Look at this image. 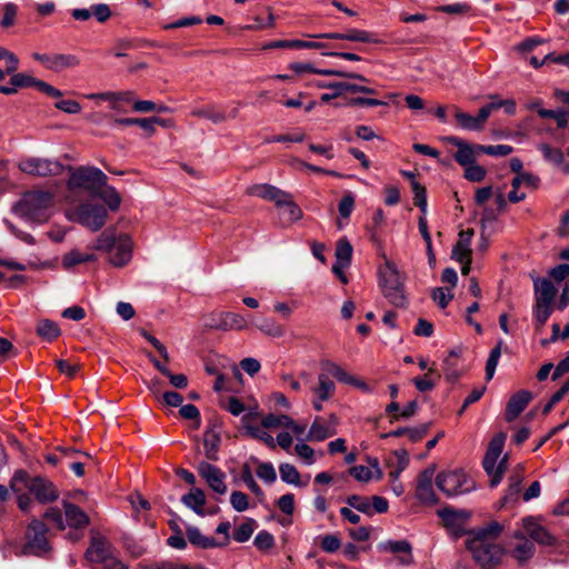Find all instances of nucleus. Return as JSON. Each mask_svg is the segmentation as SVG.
<instances>
[{
  "label": "nucleus",
  "instance_id": "nucleus-1",
  "mask_svg": "<svg viewBox=\"0 0 569 569\" xmlns=\"http://www.w3.org/2000/svg\"><path fill=\"white\" fill-rule=\"evenodd\" d=\"M70 178L68 188L70 190L83 189L94 199H101L108 207L109 211H117L120 208L122 197L116 188L108 186V177L96 167H79L73 169L68 166Z\"/></svg>",
  "mask_w": 569,
  "mask_h": 569
},
{
  "label": "nucleus",
  "instance_id": "nucleus-2",
  "mask_svg": "<svg viewBox=\"0 0 569 569\" xmlns=\"http://www.w3.org/2000/svg\"><path fill=\"white\" fill-rule=\"evenodd\" d=\"M502 526L496 521L481 528L467 541V547L473 559L483 568H493L505 556L503 548L496 542Z\"/></svg>",
  "mask_w": 569,
  "mask_h": 569
},
{
  "label": "nucleus",
  "instance_id": "nucleus-3",
  "mask_svg": "<svg viewBox=\"0 0 569 569\" xmlns=\"http://www.w3.org/2000/svg\"><path fill=\"white\" fill-rule=\"evenodd\" d=\"M52 194L44 190H31L22 194L12 211L29 222L42 223L50 218Z\"/></svg>",
  "mask_w": 569,
  "mask_h": 569
},
{
  "label": "nucleus",
  "instance_id": "nucleus-4",
  "mask_svg": "<svg viewBox=\"0 0 569 569\" xmlns=\"http://www.w3.org/2000/svg\"><path fill=\"white\" fill-rule=\"evenodd\" d=\"M507 433L498 432L490 440L487 451L482 460V467L489 477V486L491 488L497 487L508 468V455L501 457Z\"/></svg>",
  "mask_w": 569,
  "mask_h": 569
},
{
  "label": "nucleus",
  "instance_id": "nucleus-5",
  "mask_svg": "<svg viewBox=\"0 0 569 569\" xmlns=\"http://www.w3.org/2000/svg\"><path fill=\"white\" fill-rule=\"evenodd\" d=\"M10 489L14 493L27 489L42 503L52 502L58 499V491L51 481L41 477L31 478L23 470L14 472L10 480Z\"/></svg>",
  "mask_w": 569,
  "mask_h": 569
},
{
  "label": "nucleus",
  "instance_id": "nucleus-6",
  "mask_svg": "<svg viewBox=\"0 0 569 569\" xmlns=\"http://www.w3.org/2000/svg\"><path fill=\"white\" fill-rule=\"evenodd\" d=\"M106 203L82 202L66 211L68 220L80 223L92 231L101 229L108 217Z\"/></svg>",
  "mask_w": 569,
  "mask_h": 569
},
{
  "label": "nucleus",
  "instance_id": "nucleus-7",
  "mask_svg": "<svg viewBox=\"0 0 569 569\" xmlns=\"http://www.w3.org/2000/svg\"><path fill=\"white\" fill-rule=\"evenodd\" d=\"M436 485L449 498L469 493L476 489L475 481L460 469L438 473Z\"/></svg>",
  "mask_w": 569,
  "mask_h": 569
},
{
  "label": "nucleus",
  "instance_id": "nucleus-8",
  "mask_svg": "<svg viewBox=\"0 0 569 569\" xmlns=\"http://www.w3.org/2000/svg\"><path fill=\"white\" fill-rule=\"evenodd\" d=\"M10 87L0 84V93L6 96H12L18 92V88H30L34 87L40 92L46 93L51 98H60L63 96L62 91L47 83L46 81L39 80L32 76L22 72H16L10 77Z\"/></svg>",
  "mask_w": 569,
  "mask_h": 569
},
{
  "label": "nucleus",
  "instance_id": "nucleus-9",
  "mask_svg": "<svg viewBox=\"0 0 569 569\" xmlns=\"http://www.w3.org/2000/svg\"><path fill=\"white\" fill-rule=\"evenodd\" d=\"M315 86L319 89H335V93H322L320 97L321 102L328 103L331 100L341 97L345 92L351 93H363L367 96H377L379 92L377 89L357 84L347 81H316Z\"/></svg>",
  "mask_w": 569,
  "mask_h": 569
},
{
  "label": "nucleus",
  "instance_id": "nucleus-10",
  "mask_svg": "<svg viewBox=\"0 0 569 569\" xmlns=\"http://www.w3.org/2000/svg\"><path fill=\"white\" fill-rule=\"evenodd\" d=\"M19 169L31 176L49 177L61 174L64 170V166L59 161L31 157L21 160L19 162Z\"/></svg>",
  "mask_w": 569,
  "mask_h": 569
},
{
  "label": "nucleus",
  "instance_id": "nucleus-11",
  "mask_svg": "<svg viewBox=\"0 0 569 569\" xmlns=\"http://www.w3.org/2000/svg\"><path fill=\"white\" fill-rule=\"evenodd\" d=\"M309 37L313 39H328L373 44L383 43V41L379 38L377 33L356 28L346 29L343 32H326L309 34Z\"/></svg>",
  "mask_w": 569,
  "mask_h": 569
},
{
  "label": "nucleus",
  "instance_id": "nucleus-12",
  "mask_svg": "<svg viewBox=\"0 0 569 569\" xmlns=\"http://www.w3.org/2000/svg\"><path fill=\"white\" fill-rule=\"evenodd\" d=\"M206 326L210 329L221 331H241L248 327V320L236 312H213L207 317Z\"/></svg>",
  "mask_w": 569,
  "mask_h": 569
},
{
  "label": "nucleus",
  "instance_id": "nucleus-13",
  "mask_svg": "<svg viewBox=\"0 0 569 569\" xmlns=\"http://www.w3.org/2000/svg\"><path fill=\"white\" fill-rule=\"evenodd\" d=\"M26 537V552L40 556L49 550V542L47 540V527L40 520L31 521L27 529Z\"/></svg>",
  "mask_w": 569,
  "mask_h": 569
},
{
  "label": "nucleus",
  "instance_id": "nucleus-14",
  "mask_svg": "<svg viewBox=\"0 0 569 569\" xmlns=\"http://www.w3.org/2000/svg\"><path fill=\"white\" fill-rule=\"evenodd\" d=\"M136 246L128 232L111 227L100 234L98 244L90 249H134Z\"/></svg>",
  "mask_w": 569,
  "mask_h": 569
},
{
  "label": "nucleus",
  "instance_id": "nucleus-15",
  "mask_svg": "<svg viewBox=\"0 0 569 569\" xmlns=\"http://www.w3.org/2000/svg\"><path fill=\"white\" fill-rule=\"evenodd\" d=\"M452 110L457 124L461 129L469 131H481L490 117V107L486 104L479 109L477 116L463 112L456 106L452 107Z\"/></svg>",
  "mask_w": 569,
  "mask_h": 569
},
{
  "label": "nucleus",
  "instance_id": "nucleus-16",
  "mask_svg": "<svg viewBox=\"0 0 569 569\" xmlns=\"http://www.w3.org/2000/svg\"><path fill=\"white\" fill-rule=\"evenodd\" d=\"M198 473L207 485L218 495L227 492L226 473L214 465L202 461L198 465Z\"/></svg>",
  "mask_w": 569,
  "mask_h": 569
},
{
  "label": "nucleus",
  "instance_id": "nucleus-17",
  "mask_svg": "<svg viewBox=\"0 0 569 569\" xmlns=\"http://www.w3.org/2000/svg\"><path fill=\"white\" fill-rule=\"evenodd\" d=\"M383 262L378 267L379 286L382 289L405 283V276L399 271L395 261L382 254Z\"/></svg>",
  "mask_w": 569,
  "mask_h": 569
},
{
  "label": "nucleus",
  "instance_id": "nucleus-18",
  "mask_svg": "<svg viewBox=\"0 0 569 569\" xmlns=\"http://www.w3.org/2000/svg\"><path fill=\"white\" fill-rule=\"evenodd\" d=\"M436 468L429 467L421 471L418 478L416 496L417 498L426 505H436L438 503V498L432 488V480L435 477Z\"/></svg>",
  "mask_w": 569,
  "mask_h": 569
},
{
  "label": "nucleus",
  "instance_id": "nucleus-19",
  "mask_svg": "<svg viewBox=\"0 0 569 569\" xmlns=\"http://www.w3.org/2000/svg\"><path fill=\"white\" fill-rule=\"evenodd\" d=\"M114 550L116 549L104 537L97 535L91 538L90 546L86 551V558L93 568H96Z\"/></svg>",
  "mask_w": 569,
  "mask_h": 569
},
{
  "label": "nucleus",
  "instance_id": "nucleus-20",
  "mask_svg": "<svg viewBox=\"0 0 569 569\" xmlns=\"http://www.w3.org/2000/svg\"><path fill=\"white\" fill-rule=\"evenodd\" d=\"M343 44H329L320 41H306L299 39L274 40L263 46L264 50L271 49H317L342 48Z\"/></svg>",
  "mask_w": 569,
  "mask_h": 569
},
{
  "label": "nucleus",
  "instance_id": "nucleus-21",
  "mask_svg": "<svg viewBox=\"0 0 569 569\" xmlns=\"http://www.w3.org/2000/svg\"><path fill=\"white\" fill-rule=\"evenodd\" d=\"M535 302L539 305L555 306L558 290L549 278H532Z\"/></svg>",
  "mask_w": 569,
  "mask_h": 569
},
{
  "label": "nucleus",
  "instance_id": "nucleus-22",
  "mask_svg": "<svg viewBox=\"0 0 569 569\" xmlns=\"http://www.w3.org/2000/svg\"><path fill=\"white\" fill-rule=\"evenodd\" d=\"M442 140L458 148L457 152L453 154V159L461 167L465 168L477 161L476 154L471 149V143L465 141L463 139L457 136H447L443 137Z\"/></svg>",
  "mask_w": 569,
  "mask_h": 569
},
{
  "label": "nucleus",
  "instance_id": "nucleus-23",
  "mask_svg": "<svg viewBox=\"0 0 569 569\" xmlns=\"http://www.w3.org/2000/svg\"><path fill=\"white\" fill-rule=\"evenodd\" d=\"M381 551H388L398 556V563L409 566L413 563L412 547L407 540H388L379 545Z\"/></svg>",
  "mask_w": 569,
  "mask_h": 569
},
{
  "label": "nucleus",
  "instance_id": "nucleus-24",
  "mask_svg": "<svg viewBox=\"0 0 569 569\" xmlns=\"http://www.w3.org/2000/svg\"><path fill=\"white\" fill-rule=\"evenodd\" d=\"M522 526L525 532L536 542L540 545L550 546L553 545L555 538L549 533V531L542 527L536 518L527 517L522 520Z\"/></svg>",
  "mask_w": 569,
  "mask_h": 569
},
{
  "label": "nucleus",
  "instance_id": "nucleus-25",
  "mask_svg": "<svg viewBox=\"0 0 569 569\" xmlns=\"http://www.w3.org/2000/svg\"><path fill=\"white\" fill-rule=\"evenodd\" d=\"M249 194L254 196L268 201H272L277 207H281L283 203V198L289 197V193L279 189L276 186L262 183L254 184L249 189Z\"/></svg>",
  "mask_w": 569,
  "mask_h": 569
},
{
  "label": "nucleus",
  "instance_id": "nucleus-26",
  "mask_svg": "<svg viewBox=\"0 0 569 569\" xmlns=\"http://www.w3.org/2000/svg\"><path fill=\"white\" fill-rule=\"evenodd\" d=\"M385 219L383 210L377 209L372 217V222L367 227V233L371 243L380 249L388 246L386 236L382 231V222Z\"/></svg>",
  "mask_w": 569,
  "mask_h": 569
},
{
  "label": "nucleus",
  "instance_id": "nucleus-27",
  "mask_svg": "<svg viewBox=\"0 0 569 569\" xmlns=\"http://www.w3.org/2000/svg\"><path fill=\"white\" fill-rule=\"evenodd\" d=\"M531 400V393L527 390H521L515 393L506 408V420L513 421L528 406Z\"/></svg>",
  "mask_w": 569,
  "mask_h": 569
},
{
  "label": "nucleus",
  "instance_id": "nucleus-28",
  "mask_svg": "<svg viewBox=\"0 0 569 569\" xmlns=\"http://www.w3.org/2000/svg\"><path fill=\"white\" fill-rule=\"evenodd\" d=\"M64 519L69 527L82 528L89 523V517L77 505L63 501Z\"/></svg>",
  "mask_w": 569,
  "mask_h": 569
},
{
  "label": "nucleus",
  "instance_id": "nucleus-29",
  "mask_svg": "<svg viewBox=\"0 0 569 569\" xmlns=\"http://www.w3.org/2000/svg\"><path fill=\"white\" fill-rule=\"evenodd\" d=\"M0 266H3L10 270H19L24 271L29 269H39V268H51L52 263L49 261L40 262L38 258H28L23 260H13V259H0Z\"/></svg>",
  "mask_w": 569,
  "mask_h": 569
},
{
  "label": "nucleus",
  "instance_id": "nucleus-30",
  "mask_svg": "<svg viewBox=\"0 0 569 569\" xmlns=\"http://www.w3.org/2000/svg\"><path fill=\"white\" fill-rule=\"evenodd\" d=\"M443 371L449 382H455L461 376L460 350H451L443 360Z\"/></svg>",
  "mask_w": 569,
  "mask_h": 569
},
{
  "label": "nucleus",
  "instance_id": "nucleus-31",
  "mask_svg": "<svg viewBox=\"0 0 569 569\" xmlns=\"http://www.w3.org/2000/svg\"><path fill=\"white\" fill-rule=\"evenodd\" d=\"M337 429L333 427H328L323 423L320 417H316L312 425L309 428L307 440L309 441H323L329 437L335 436Z\"/></svg>",
  "mask_w": 569,
  "mask_h": 569
},
{
  "label": "nucleus",
  "instance_id": "nucleus-32",
  "mask_svg": "<svg viewBox=\"0 0 569 569\" xmlns=\"http://www.w3.org/2000/svg\"><path fill=\"white\" fill-rule=\"evenodd\" d=\"M181 501L197 515L204 516L206 495L202 489L192 488L187 495L182 496Z\"/></svg>",
  "mask_w": 569,
  "mask_h": 569
},
{
  "label": "nucleus",
  "instance_id": "nucleus-33",
  "mask_svg": "<svg viewBox=\"0 0 569 569\" xmlns=\"http://www.w3.org/2000/svg\"><path fill=\"white\" fill-rule=\"evenodd\" d=\"M439 515L445 526L449 528L456 537L463 533L465 517L462 513L451 509H445L440 511Z\"/></svg>",
  "mask_w": 569,
  "mask_h": 569
},
{
  "label": "nucleus",
  "instance_id": "nucleus-34",
  "mask_svg": "<svg viewBox=\"0 0 569 569\" xmlns=\"http://www.w3.org/2000/svg\"><path fill=\"white\" fill-rule=\"evenodd\" d=\"M523 475L520 468L516 469L512 475L508 478V489L502 498V503L507 505L517 501L521 490V483Z\"/></svg>",
  "mask_w": 569,
  "mask_h": 569
},
{
  "label": "nucleus",
  "instance_id": "nucleus-35",
  "mask_svg": "<svg viewBox=\"0 0 569 569\" xmlns=\"http://www.w3.org/2000/svg\"><path fill=\"white\" fill-rule=\"evenodd\" d=\"M383 297L396 308H406L408 298L406 295L405 283L396 287H387L382 289Z\"/></svg>",
  "mask_w": 569,
  "mask_h": 569
},
{
  "label": "nucleus",
  "instance_id": "nucleus-36",
  "mask_svg": "<svg viewBox=\"0 0 569 569\" xmlns=\"http://www.w3.org/2000/svg\"><path fill=\"white\" fill-rule=\"evenodd\" d=\"M187 537L191 545L199 548L208 549L220 547V545L214 538L202 535L197 527H188Z\"/></svg>",
  "mask_w": 569,
  "mask_h": 569
},
{
  "label": "nucleus",
  "instance_id": "nucleus-37",
  "mask_svg": "<svg viewBox=\"0 0 569 569\" xmlns=\"http://www.w3.org/2000/svg\"><path fill=\"white\" fill-rule=\"evenodd\" d=\"M351 253L352 251H336V262L333 263L331 270L342 283L348 282L345 270L348 269L351 263Z\"/></svg>",
  "mask_w": 569,
  "mask_h": 569
},
{
  "label": "nucleus",
  "instance_id": "nucleus-38",
  "mask_svg": "<svg viewBox=\"0 0 569 569\" xmlns=\"http://www.w3.org/2000/svg\"><path fill=\"white\" fill-rule=\"evenodd\" d=\"M311 390L319 400H329L336 390V386L327 373H320L318 376V386Z\"/></svg>",
  "mask_w": 569,
  "mask_h": 569
},
{
  "label": "nucleus",
  "instance_id": "nucleus-39",
  "mask_svg": "<svg viewBox=\"0 0 569 569\" xmlns=\"http://www.w3.org/2000/svg\"><path fill=\"white\" fill-rule=\"evenodd\" d=\"M553 312V306L533 303L532 318L536 330L540 331Z\"/></svg>",
  "mask_w": 569,
  "mask_h": 569
},
{
  "label": "nucleus",
  "instance_id": "nucleus-40",
  "mask_svg": "<svg viewBox=\"0 0 569 569\" xmlns=\"http://www.w3.org/2000/svg\"><path fill=\"white\" fill-rule=\"evenodd\" d=\"M322 369L327 372V375H331L339 382L350 385V382H355V377L349 375L345 369H342L338 363L333 361H323L321 363Z\"/></svg>",
  "mask_w": 569,
  "mask_h": 569
},
{
  "label": "nucleus",
  "instance_id": "nucleus-41",
  "mask_svg": "<svg viewBox=\"0 0 569 569\" xmlns=\"http://www.w3.org/2000/svg\"><path fill=\"white\" fill-rule=\"evenodd\" d=\"M36 331L38 336L48 341L56 339L61 332L58 325L49 319L39 320Z\"/></svg>",
  "mask_w": 569,
  "mask_h": 569
},
{
  "label": "nucleus",
  "instance_id": "nucleus-42",
  "mask_svg": "<svg viewBox=\"0 0 569 569\" xmlns=\"http://www.w3.org/2000/svg\"><path fill=\"white\" fill-rule=\"evenodd\" d=\"M192 116L200 117L212 121L213 123H221L226 120L223 111L217 109L214 106H204L192 110Z\"/></svg>",
  "mask_w": 569,
  "mask_h": 569
},
{
  "label": "nucleus",
  "instance_id": "nucleus-43",
  "mask_svg": "<svg viewBox=\"0 0 569 569\" xmlns=\"http://www.w3.org/2000/svg\"><path fill=\"white\" fill-rule=\"evenodd\" d=\"M97 259L94 253H81L80 251H69L62 259L64 269H71L80 263L94 261Z\"/></svg>",
  "mask_w": 569,
  "mask_h": 569
},
{
  "label": "nucleus",
  "instance_id": "nucleus-44",
  "mask_svg": "<svg viewBox=\"0 0 569 569\" xmlns=\"http://www.w3.org/2000/svg\"><path fill=\"white\" fill-rule=\"evenodd\" d=\"M220 445V437L213 430H207L203 436L204 452L208 459L217 460V451Z\"/></svg>",
  "mask_w": 569,
  "mask_h": 569
},
{
  "label": "nucleus",
  "instance_id": "nucleus-45",
  "mask_svg": "<svg viewBox=\"0 0 569 569\" xmlns=\"http://www.w3.org/2000/svg\"><path fill=\"white\" fill-rule=\"evenodd\" d=\"M80 63L79 59L74 54L58 53L52 56V63L49 64V69L59 71L64 68H72Z\"/></svg>",
  "mask_w": 569,
  "mask_h": 569
},
{
  "label": "nucleus",
  "instance_id": "nucleus-46",
  "mask_svg": "<svg viewBox=\"0 0 569 569\" xmlns=\"http://www.w3.org/2000/svg\"><path fill=\"white\" fill-rule=\"evenodd\" d=\"M279 472H280L281 480L283 482H286L288 485H293L297 487L301 486L300 473L293 465L287 463V462L281 463L279 466Z\"/></svg>",
  "mask_w": 569,
  "mask_h": 569
},
{
  "label": "nucleus",
  "instance_id": "nucleus-47",
  "mask_svg": "<svg viewBox=\"0 0 569 569\" xmlns=\"http://www.w3.org/2000/svg\"><path fill=\"white\" fill-rule=\"evenodd\" d=\"M241 480L248 487V489L259 498L260 501L263 499L264 493L254 480L251 468L247 463L242 466Z\"/></svg>",
  "mask_w": 569,
  "mask_h": 569
},
{
  "label": "nucleus",
  "instance_id": "nucleus-48",
  "mask_svg": "<svg viewBox=\"0 0 569 569\" xmlns=\"http://www.w3.org/2000/svg\"><path fill=\"white\" fill-rule=\"evenodd\" d=\"M279 209L283 210L286 222H293L301 218L302 211L301 209L292 201L291 194L289 197L283 198V203Z\"/></svg>",
  "mask_w": 569,
  "mask_h": 569
},
{
  "label": "nucleus",
  "instance_id": "nucleus-49",
  "mask_svg": "<svg viewBox=\"0 0 569 569\" xmlns=\"http://www.w3.org/2000/svg\"><path fill=\"white\" fill-rule=\"evenodd\" d=\"M345 107H379V106H388V102L371 98V97H350L346 99V102L342 104Z\"/></svg>",
  "mask_w": 569,
  "mask_h": 569
},
{
  "label": "nucleus",
  "instance_id": "nucleus-50",
  "mask_svg": "<svg viewBox=\"0 0 569 569\" xmlns=\"http://www.w3.org/2000/svg\"><path fill=\"white\" fill-rule=\"evenodd\" d=\"M431 299L440 309H445L453 299V292L449 288L437 287L431 290Z\"/></svg>",
  "mask_w": 569,
  "mask_h": 569
},
{
  "label": "nucleus",
  "instance_id": "nucleus-51",
  "mask_svg": "<svg viewBox=\"0 0 569 569\" xmlns=\"http://www.w3.org/2000/svg\"><path fill=\"white\" fill-rule=\"evenodd\" d=\"M316 74L327 76V77H341L347 79L358 80L360 82H370L368 78L360 73L348 72L339 69H318L316 68Z\"/></svg>",
  "mask_w": 569,
  "mask_h": 569
},
{
  "label": "nucleus",
  "instance_id": "nucleus-52",
  "mask_svg": "<svg viewBox=\"0 0 569 569\" xmlns=\"http://www.w3.org/2000/svg\"><path fill=\"white\" fill-rule=\"evenodd\" d=\"M540 179L531 172H522L516 174V177L511 181V187L513 189H518L520 186H526L527 188L537 189L539 187Z\"/></svg>",
  "mask_w": 569,
  "mask_h": 569
},
{
  "label": "nucleus",
  "instance_id": "nucleus-53",
  "mask_svg": "<svg viewBox=\"0 0 569 569\" xmlns=\"http://www.w3.org/2000/svg\"><path fill=\"white\" fill-rule=\"evenodd\" d=\"M535 553V546L529 540H523L518 543L512 550V557L519 562H525L530 559Z\"/></svg>",
  "mask_w": 569,
  "mask_h": 569
},
{
  "label": "nucleus",
  "instance_id": "nucleus-54",
  "mask_svg": "<svg viewBox=\"0 0 569 569\" xmlns=\"http://www.w3.org/2000/svg\"><path fill=\"white\" fill-rule=\"evenodd\" d=\"M266 428L256 427V426H247L246 431L247 433L252 437L253 439L260 440L264 442L269 448L274 449L276 448V441L273 437L268 433Z\"/></svg>",
  "mask_w": 569,
  "mask_h": 569
},
{
  "label": "nucleus",
  "instance_id": "nucleus-55",
  "mask_svg": "<svg viewBox=\"0 0 569 569\" xmlns=\"http://www.w3.org/2000/svg\"><path fill=\"white\" fill-rule=\"evenodd\" d=\"M501 345L502 342L499 341L498 345L493 349H491L489 353V358L486 363V379L488 381L491 380L495 376L496 368L501 356Z\"/></svg>",
  "mask_w": 569,
  "mask_h": 569
},
{
  "label": "nucleus",
  "instance_id": "nucleus-56",
  "mask_svg": "<svg viewBox=\"0 0 569 569\" xmlns=\"http://www.w3.org/2000/svg\"><path fill=\"white\" fill-rule=\"evenodd\" d=\"M256 528V521L253 519H248L242 522L233 532V539L237 542H246L250 539Z\"/></svg>",
  "mask_w": 569,
  "mask_h": 569
},
{
  "label": "nucleus",
  "instance_id": "nucleus-57",
  "mask_svg": "<svg viewBox=\"0 0 569 569\" xmlns=\"http://www.w3.org/2000/svg\"><path fill=\"white\" fill-rule=\"evenodd\" d=\"M539 150L542 152L543 159L546 161L552 162L555 164H562L565 162L563 152L559 148H553L547 143H542L540 144Z\"/></svg>",
  "mask_w": 569,
  "mask_h": 569
},
{
  "label": "nucleus",
  "instance_id": "nucleus-58",
  "mask_svg": "<svg viewBox=\"0 0 569 569\" xmlns=\"http://www.w3.org/2000/svg\"><path fill=\"white\" fill-rule=\"evenodd\" d=\"M257 327L261 332L274 338L282 337L284 333L282 326L270 318L263 319Z\"/></svg>",
  "mask_w": 569,
  "mask_h": 569
},
{
  "label": "nucleus",
  "instance_id": "nucleus-59",
  "mask_svg": "<svg viewBox=\"0 0 569 569\" xmlns=\"http://www.w3.org/2000/svg\"><path fill=\"white\" fill-rule=\"evenodd\" d=\"M413 192V204L418 207L422 213L427 212V190L418 181H413L411 186Z\"/></svg>",
  "mask_w": 569,
  "mask_h": 569
},
{
  "label": "nucleus",
  "instance_id": "nucleus-60",
  "mask_svg": "<svg viewBox=\"0 0 569 569\" xmlns=\"http://www.w3.org/2000/svg\"><path fill=\"white\" fill-rule=\"evenodd\" d=\"M486 174L487 170L478 164L477 161L465 167L463 177L470 182H481L486 178Z\"/></svg>",
  "mask_w": 569,
  "mask_h": 569
},
{
  "label": "nucleus",
  "instance_id": "nucleus-61",
  "mask_svg": "<svg viewBox=\"0 0 569 569\" xmlns=\"http://www.w3.org/2000/svg\"><path fill=\"white\" fill-rule=\"evenodd\" d=\"M347 503L350 508L371 516V502L368 498L352 495L347 498Z\"/></svg>",
  "mask_w": 569,
  "mask_h": 569
},
{
  "label": "nucleus",
  "instance_id": "nucleus-62",
  "mask_svg": "<svg viewBox=\"0 0 569 569\" xmlns=\"http://www.w3.org/2000/svg\"><path fill=\"white\" fill-rule=\"evenodd\" d=\"M291 423V418L287 415H267L263 417L261 425L263 428H278L288 427Z\"/></svg>",
  "mask_w": 569,
  "mask_h": 569
},
{
  "label": "nucleus",
  "instance_id": "nucleus-63",
  "mask_svg": "<svg viewBox=\"0 0 569 569\" xmlns=\"http://www.w3.org/2000/svg\"><path fill=\"white\" fill-rule=\"evenodd\" d=\"M104 259L114 267H123L131 260V251H103Z\"/></svg>",
  "mask_w": 569,
  "mask_h": 569
},
{
  "label": "nucleus",
  "instance_id": "nucleus-64",
  "mask_svg": "<svg viewBox=\"0 0 569 569\" xmlns=\"http://www.w3.org/2000/svg\"><path fill=\"white\" fill-rule=\"evenodd\" d=\"M94 569H128V567L119 559L114 550L107 559L99 563Z\"/></svg>",
  "mask_w": 569,
  "mask_h": 569
}]
</instances>
